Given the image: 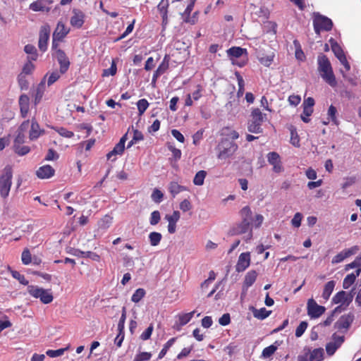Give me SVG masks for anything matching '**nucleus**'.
I'll list each match as a JSON object with an SVG mask.
<instances>
[{"instance_id": "obj_1", "label": "nucleus", "mask_w": 361, "mask_h": 361, "mask_svg": "<svg viewBox=\"0 0 361 361\" xmlns=\"http://www.w3.org/2000/svg\"><path fill=\"white\" fill-rule=\"evenodd\" d=\"M317 65V70L322 78L331 87H336L337 81L328 57L324 54L319 55Z\"/></svg>"}, {"instance_id": "obj_2", "label": "nucleus", "mask_w": 361, "mask_h": 361, "mask_svg": "<svg viewBox=\"0 0 361 361\" xmlns=\"http://www.w3.org/2000/svg\"><path fill=\"white\" fill-rule=\"evenodd\" d=\"M240 215L242 221L233 227L231 233L232 235H241L248 232L249 239H251L252 237V223L253 219L250 208L248 206L243 207L240 211Z\"/></svg>"}, {"instance_id": "obj_3", "label": "nucleus", "mask_w": 361, "mask_h": 361, "mask_svg": "<svg viewBox=\"0 0 361 361\" xmlns=\"http://www.w3.org/2000/svg\"><path fill=\"white\" fill-rule=\"evenodd\" d=\"M13 178V169L11 166L7 165L4 169L0 176V195L6 198L11 190Z\"/></svg>"}, {"instance_id": "obj_4", "label": "nucleus", "mask_w": 361, "mask_h": 361, "mask_svg": "<svg viewBox=\"0 0 361 361\" xmlns=\"http://www.w3.org/2000/svg\"><path fill=\"white\" fill-rule=\"evenodd\" d=\"M250 117L247 123L248 131L252 133H262L263 131L262 125L265 118V115L262 113L259 109L255 108L251 112Z\"/></svg>"}, {"instance_id": "obj_5", "label": "nucleus", "mask_w": 361, "mask_h": 361, "mask_svg": "<svg viewBox=\"0 0 361 361\" xmlns=\"http://www.w3.org/2000/svg\"><path fill=\"white\" fill-rule=\"evenodd\" d=\"M313 27L317 35H320L322 31L329 32L333 27V22L328 17L320 14L319 13H314Z\"/></svg>"}, {"instance_id": "obj_6", "label": "nucleus", "mask_w": 361, "mask_h": 361, "mask_svg": "<svg viewBox=\"0 0 361 361\" xmlns=\"http://www.w3.org/2000/svg\"><path fill=\"white\" fill-rule=\"evenodd\" d=\"M238 146L236 143L228 140H222L218 145L217 157L219 159H226L233 156L238 150Z\"/></svg>"}, {"instance_id": "obj_7", "label": "nucleus", "mask_w": 361, "mask_h": 361, "mask_svg": "<svg viewBox=\"0 0 361 361\" xmlns=\"http://www.w3.org/2000/svg\"><path fill=\"white\" fill-rule=\"evenodd\" d=\"M27 292L33 298H39L44 304H49L54 300L51 290H46L37 286H28Z\"/></svg>"}, {"instance_id": "obj_8", "label": "nucleus", "mask_w": 361, "mask_h": 361, "mask_svg": "<svg viewBox=\"0 0 361 361\" xmlns=\"http://www.w3.org/2000/svg\"><path fill=\"white\" fill-rule=\"evenodd\" d=\"M69 32L70 29L67 28L63 23L59 21L53 33L51 49H56L59 46V42L63 41Z\"/></svg>"}, {"instance_id": "obj_9", "label": "nucleus", "mask_w": 361, "mask_h": 361, "mask_svg": "<svg viewBox=\"0 0 361 361\" xmlns=\"http://www.w3.org/2000/svg\"><path fill=\"white\" fill-rule=\"evenodd\" d=\"M227 55L231 61L232 64L236 65L239 67H243L246 63V61H236L235 59L241 57L244 54L247 55L246 49L240 47H232L226 51Z\"/></svg>"}, {"instance_id": "obj_10", "label": "nucleus", "mask_w": 361, "mask_h": 361, "mask_svg": "<svg viewBox=\"0 0 361 361\" xmlns=\"http://www.w3.org/2000/svg\"><path fill=\"white\" fill-rule=\"evenodd\" d=\"M307 311L311 319H316L325 312L326 308L324 306L319 305L313 298H310L307 302Z\"/></svg>"}, {"instance_id": "obj_11", "label": "nucleus", "mask_w": 361, "mask_h": 361, "mask_svg": "<svg viewBox=\"0 0 361 361\" xmlns=\"http://www.w3.org/2000/svg\"><path fill=\"white\" fill-rule=\"evenodd\" d=\"M50 35V27L46 24L40 27L39 33L38 47L39 50L44 52L47 49L48 41Z\"/></svg>"}, {"instance_id": "obj_12", "label": "nucleus", "mask_w": 361, "mask_h": 361, "mask_svg": "<svg viewBox=\"0 0 361 361\" xmlns=\"http://www.w3.org/2000/svg\"><path fill=\"white\" fill-rule=\"evenodd\" d=\"M54 50L55 51L54 56L57 59V61L59 62L60 66V72L61 73L64 74L69 68V59L67 57L64 51H63L61 49H59V47H57L56 49Z\"/></svg>"}, {"instance_id": "obj_13", "label": "nucleus", "mask_w": 361, "mask_h": 361, "mask_svg": "<svg viewBox=\"0 0 361 361\" xmlns=\"http://www.w3.org/2000/svg\"><path fill=\"white\" fill-rule=\"evenodd\" d=\"M332 338L334 341L328 343L326 345V351L329 356L333 355L344 342L343 336H337L336 334H334Z\"/></svg>"}, {"instance_id": "obj_14", "label": "nucleus", "mask_w": 361, "mask_h": 361, "mask_svg": "<svg viewBox=\"0 0 361 361\" xmlns=\"http://www.w3.org/2000/svg\"><path fill=\"white\" fill-rule=\"evenodd\" d=\"M268 162L273 166V171L279 173L283 171V167L279 154L277 152H271L267 154Z\"/></svg>"}, {"instance_id": "obj_15", "label": "nucleus", "mask_w": 361, "mask_h": 361, "mask_svg": "<svg viewBox=\"0 0 361 361\" xmlns=\"http://www.w3.org/2000/svg\"><path fill=\"white\" fill-rule=\"evenodd\" d=\"M73 15L71 16L70 23L72 27L80 29L82 27L85 23V13L78 9H73Z\"/></svg>"}, {"instance_id": "obj_16", "label": "nucleus", "mask_w": 361, "mask_h": 361, "mask_svg": "<svg viewBox=\"0 0 361 361\" xmlns=\"http://www.w3.org/2000/svg\"><path fill=\"white\" fill-rule=\"evenodd\" d=\"M359 250L357 246H353L348 249H345L335 255L332 260V264H338L343 262L345 259L353 255Z\"/></svg>"}, {"instance_id": "obj_17", "label": "nucleus", "mask_w": 361, "mask_h": 361, "mask_svg": "<svg viewBox=\"0 0 361 361\" xmlns=\"http://www.w3.org/2000/svg\"><path fill=\"white\" fill-rule=\"evenodd\" d=\"M250 264V254L249 252H243L240 255L237 264L235 265V270L238 272L244 271Z\"/></svg>"}, {"instance_id": "obj_18", "label": "nucleus", "mask_w": 361, "mask_h": 361, "mask_svg": "<svg viewBox=\"0 0 361 361\" xmlns=\"http://www.w3.org/2000/svg\"><path fill=\"white\" fill-rule=\"evenodd\" d=\"M128 135L126 133L120 139L119 142L115 145L114 149L106 154L107 159H111L113 156L121 155L125 149V143L128 139Z\"/></svg>"}, {"instance_id": "obj_19", "label": "nucleus", "mask_w": 361, "mask_h": 361, "mask_svg": "<svg viewBox=\"0 0 361 361\" xmlns=\"http://www.w3.org/2000/svg\"><path fill=\"white\" fill-rule=\"evenodd\" d=\"M354 320V314L351 312L342 315L336 322L335 326L338 329H348Z\"/></svg>"}, {"instance_id": "obj_20", "label": "nucleus", "mask_w": 361, "mask_h": 361, "mask_svg": "<svg viewBox=\"0 0 361 361\" xmlns=\"http://www.w3.org/2000/svg\"><path fill=\"white\" fill-rule=\"evenodd\" d=\"M180 212L178 211H173L171 215L166 214L165 219L168 221V231L169 233L173 234L176 231V223L180 219Z\"/></svg>"}, {"instance_id": "obj_21", "label": "nucleus", "mask_w": 361, "mask_h": 361, "mask_svg": "<svg viewBox=\"0 0 361 361\" xmlns=\"http://www.w3.org/2000/svg\"><path fill=\"white\" fill-rule=\"evenodd\" d=\"M44 133V130L42 129L35 118L31 120L30 130L29 131V138L30 140H35Z\"/></svg>"}, {"instance_id": "obj_22", "label": "nucleus", "mask_w": 361, "mask_h": 361, "mask_svg": "<svg viewBox=\"0 0 361 361\" xmlns=\"http://www.w3.org/2000/svg\"><path fill=\"white\" fill-rule=\"evenodd\" d=\"M55 170L50 165H44L39 167L36 175L40 179H46L52 177L54 175Z\"/></svg>"}, {"instance_id": "obj_23", "label": "nucleus", "mask_w": 361, "mask_h": 361, "mask_svg": "<svg viewBox=\"0 0 361 361\" xmlns=\"http://www.w3.org/2000/svg\"><path fill=\"white\" fill-rule=\"evenodd\" d=\"M353 296L348 295L345 291L341 290L338 292L332 298L334 304H345L348 305L352 301Z\"/></svg>"}, {"instance_id": "obj_24", "label": "nucleus", "mask_w": 361, "mask_h": 361, "mask_svg": "<svg viewBox=\"0 0 361 361\" xmlns=\"http://www.w3.org/2000/svg\"><path fill=\"white\" fill-rule=\"evenodd\" d=\"M50 2L47 0H37L30 5V9L33 11H49V5Z\"/></svg>"}, {"instance_id": "obj_25", "label": "nucleus", "mask_w": 361, "mask_h": 361, "mask_svg": "<svg viewBox=\"0 0 361 361\" xmlns=\"http://www.w3.org/2000/svg\"><path fill=\"white\" fill-rule=\"evenodd\" d=\"M19 106L20 110V114L23 118H25L27 116L30 108V98L26 94L20 95L19 98Z\"/></svg>"}, {"instance_id": "obj_26", "label": "nucleus", "mask_w": 361, "mask_h": 361, "mask_svg": "<svg viewBox=\"0 0 361 361\" xmlns=\"http://www.w3.org/2000/svg\"><path fill=\"white\" fill-rule=\"evenodd\" d=\"M361 273V269H357L355 273L348 274L343 279V288L344 289L349 288L355 281L356 278Z\"/></svg>"}, {"instance_id": "obj_27", "label": "nucleus", "mask_w": 361, "mask_h": 361, "mask_svg": "<svg viewBox=\"0 0 361 361\" xmlns=\"http://www.w3.org/2000/svg\"><path fill=\"white\" fill-rule=\"evenodd\" d=\"M73 255L80 257L90 258L96 262H99L100 260V256L96 252H93L91 251L84 252L80 250H75Z\"/></svg>"}, {"instance_id": "obj_28", "label": "nucleus", "mask_w": 361, "mask_h": 361, "mask_svg": "<svg viewBox=\"0 0 361 361\" xmlns=\"http://www.w3.org/2000/svg\"><path fill=\"white\" fill-rule=\"evenodd\" d=\"M169 6V0H161L157 6V9L159 11L163 22H166L168 19V8Z\"/></svg>"}, {"instance_id": "obj_29", "label": "nucleus", "mask_w": 361, "mask_h": 361, "mask_svg": "<svg viewBox=\"0 0 361 361\" xmlns=\"http://www.w3.org/2000/svg\"><path fill=\"white\" fill-rule=\"evenodd\" d=\"M186 190V188L179 185L177 182L172 181L169 185V191L173 197H175L178 193Z\"/></svg>"}, {"instance_id": "obj_30", "label": "nucleus", "mask_w": 361, "mask_h": 361, "mask_svg": "<svg viewBox=\"0 0 361 361\" xmlns=\"http://www.w3.org/2000/svg\"><path fill=\"white\" fill-rule=\"evenodd\" d=\"M335 285L336 282L334 281H329L325 284L322 296L326 301L329 299Z\"/></svg>"}, {"instance_id": "obj_31", "label": "nucleus", "mask_w": 361, "mask_h": 361, "mask_svg": "<svg viewBox=\"0 0 361 361\" xmlns=\"http://www.w3.org/2000/svg\"><path fill=\"white\" fill-rule=\"evenodd\" d=\"M257 273L255 270L248 271L244 279L243 286L246 288L251 286L256 281Z\"/></svg>"}, {"instance_id": "obj_32", "label": "nucleus", "mask_w": 361, "mask_h": 361, "mask_svg": "<svg viewBox=\"0 0 361 361\" xmlns=\"http://www.w3.org/2000/svg\"><path fill=\"white\" fill-rule=\"evenodd\" d=\"M271 312V311L267 310L265 307H262L259 310L252 307L253 316L258 319L263 320L266 319L270 315Z\"/></svg>"}, {"instance_id": "obj_33", "label": "nucleus", "mask_w": 361, "mask_h": 361, "mask_svg": "<svg viewBox=\"0 0 361 361\" xmlns=\"http://www.w3.org/2000/svg\"><path fill=\"white\" fill-rule=\"evenodd\" d=\"M169 61L170 57L169 55L166 54L163 59V61L155 71L161 75L164 74L169 68Z\"/></svg>"}, {"instance_id": "obj_34", "label": "nucleus", "mask_w": 361, "mask_h": 361, "mask_svg": "<svg viewBox=\"0 0 361 361\" xmlns=\"http://www.w3.org/2000/svg\"><path fill=\"white\" fill-rule=\"evenodd\" d=\"M324 357V350L322 348L314 349L310 355V361H322Z\"/></svg>"}, {"instance_id": "obj_35", "label": "nucleus", "mask_w": 361, "mask_h": 361, "mask_svg": "<svg viewBox=\"0 0 361 361\" xmlns=\"http://www.w3.org/2000/svg\"><path fill=\"white\" fill-rule=\"evenodd\" d=\"M235 75L237 78L238 85V90L237 92V97H240L243 95L245 92V81L240 74L236 71L235 73Z\"/></svg>"}, {"instance_id": "obj_36", "label": "nucleus", "mask_w": 361, "mask_h": 361, "mask_svg": "<svg viewBox=\"0 0 361 361\" xmlns=\"http://www.w3.org/2000/svg\"><path fill=\"white\" fill-rule=\"evenodd\" d=\"M162 239V235L160 233L153 231L149 234V243L152 246H157Z\"/></svg>"}, {"instance_id": "obj_37", "label": "nucleus", "mask_w": 361, "mask_h": 361, "mask_svg": "<svg viewBox=\"0 0 361 361\" xmlns=\"http://www.w3.org/2000/svg\"><path fill=\"white\" fill-rule=\"evenodd\" d=\"M195 312V311H192L189 313L179 314L178 321L180 326H184L188 324L193 317Z\"/></svg>"}, {"instance_id": "obj_38", "label": "nucleus", "mask_w": 361, "mask_h": 361, "mask_svg": "<svg viewBox=\"0 0 361 361\" xmlns=\"http://www.w3.org/2000/svg\"><path fill=\"white\" fill-rule=\"evenodd\" d=\"M8 269L10 271L12 276L14 279H17L20 283L25 285V286L28 285L29 281L25 279L24 275L20 274L17 271L11 270L10 267H8Z\"/></svg>"}, {"instance_id": "obj_39", "label": "nucleus", "mask_w": 361, "mask_h": 361, "mask_svg": "<svg viewBox=\"0 0 361 361\" xmlns=\"http://www.w3.org/2000/svg\"><path fill=\"white\" fill-rule=\"evenodd\" d=\"M176 338H170L164 345L161 350L159 352V354L158 355L159 359H161L165 356L169 349L173 345L174 342L176 341Z\"/></svg>"}, {"instance_id": "obj_40", "label": "nucleus", "mask_w": 361, "mask_h": 361, "mask_svg": "<svg viewBox=\"0 0 361 361\" xmlns=\"http://www.w3.org/2000/svg\"><path fill=\"white\" fill-rule=\"evenodd\" d=\"M207 173L205 171H198L193 179V183L196 185H202L204 183V180L206 177Z\"/></svg>"}, {"instance_id": "obj_41", "label": "nucleus", "mask_w": 361, "mask_h": 361, "mask_svg": "<svg viewBox=\"0 0 361 361\" xmlns=\"http://www.w3.org/2000/svg\"><path fill=\"white\" fill-rule=\"evenodd\" d=\"M146 292L143 288L137 289L131 297V300L135 303L139 302L145 295Z\"/></svg>"}, {"instance_id": "obj_42", "label": "nucleus", "mask_w": 361, "mask_h": 361, "mask_svg": "<svg viewBox=\"0 0 361 361\" xmlns=\"http://www.w3.org/2000/svg\"><path fill=\"white\" fill-rule=\"evenodd\" d=\"M14 152L19 156H24L28 154L30 151V148L28 146L19 145H13Z\"/></svg>"}, {"instance_id": "obj_43", "label": "nucleus", "mask_w": 361, "mask_h": 361, "mask_svg": "<svg viewBox=\"0 0 361 361\" xmlns=\"http://www.w3.org/2000/svg\"><path fill=\"white\" fill-rule=\"evenodd\" d=\"M24 50L27 54H30V56L28 57V59L30 60L35 61L37 59V50H36V48L33 45H32V44L25 45Z\"/></svg>"}, {"instance_id": "obj_44", "label": "nucleus", "mask_w": 361, "mask_h": 361, "mask_svg": "<svg viewBox=\"0 0 361 361\" xmlns=\"http://www.w3.org/2000/svg\"><path fill=\"white\" fill-rule=\"evenodd\" d=\"M277 348H278V346L275 345L274 344H272L268 347H266L263 349L262 355L265 358L270 357L272 355L274 354V353L276 351Z\"/></svg>"}, {"instance_id": "obj_45", "label": "nucleus", "mask_w": 361, "mask_h": 361, "mask_svg": "<svg viewBox=\"0 0 361 361\" xmlns=\"http://www.w3.org/2000/svg\"><path fill=\"white\" fill-rule=\"evenodd\" d=\"M331 49L338 60L345 56L342 48L337 42L331 44Z\"/></svg>"}, {"instance_id": "obj_46", "label": "nucleus", "mask_w": 361, "mask_h": 361, "mask_svg": "<svg viewBox=\"0 0 361 361\" xmlns=\"http://www.w3.org/2000/svg\"><path fill=\"white\" fill-rule=\"evenodd\" d=\"M21 260L23 264L27 265L32 262V255L28 248L24 249L21 255Z\"/></svg>"}, {"instance_id": "obj_47", "label": "nucleus", "mask_w": 361, "mask_h": 361, "mask_svg": "<svg viewBox=\"0 0 361 361\" xmlns=\"http://www.w3.org/2000/svg\"><path fill=\"white\" fill-rule=\"evenodd\" d=\"M54 129L62 137L71 138L74 136V133L67 130L63 127L54 128Z\"/></svg>"}, {"instance_id": "obj_48", "label": "nucleus", "mask_w": 361, "mask_h": 361, "mask_svg": "<svg viewBox=\"0 0 361 361\" xmlns=\"http://www.w3.org/2000/svg\"><path fill=\"white\" fill-rule=\"evenodd\" d=\"M259 61L261 64L264 66L269 67L273 62L274 56L273 55H263L262 56H258Z\"/></svg>"}, {"instance_id": "obj_49", "label": "nucleus", "mask_w": 361, "mask_h": 361, "mask_svg": "<svg viewBox=\"0 0 361 361\" xmlns=\"http://www.w3.org/2000/svg\"><path fill=\"white\" fill-rule=\"evenodd\" d=\"M137 109L139 114L142 115L147 110L149 106V103L147 99H141L137 102Z\"/></svg>"}, {"instance_id": "obj_50", "label": "nucleus", "mask_w": 361, "mask_h": 361, "mask_svg": "<svg viewBox=\"0 0 361 361\" xmlns=\"http://www.w3.org/2000/svg\"><path fill=\"white\" fill-rule=\"evenodd\" d=\"M62 73H61V72L59 71H55L54 72H52L49 78H48V80H47V85L48 86H51V85H53L56 81H57L60 77H61V75Z\"/></svg>"}, {"instance_id": "obj_51", "label": "nucleus", "mask_w": 361, "mask_h": 361, "mask_svg": "<svg viewBox=\"0 0 361 361\" xmlns=\"http://www.w3.org/2000/svg\"><path fill=\"white\" fill-rule=\"evenodd\" d=\"M307 326H308V324H307V322H305V321L301 322L300 323V324L298 325V326L296 328L295 336L298 338L302 336V335L304 334V332L307 329Z\"/></svg>"}, {"instance_id": "obj_52", "label": "nucleus", "mask_w": 361, "mask_h": 361, "mask_svg": "<svg viewBox=\"0 0 361 361\" xmlns=\"http://www.w3.org/2000/svg\"><path fill=\"white\" fill-rule=\"evenodd\" d=\"M67 348H59L57 350H48L46 354L50 357H56L61 356Z\"/></svg>"}, {"instance_id": "obj_53", "label": "nucleus", "mask_w": 361, "mask_h": 361, "mask_svg": "<svg viewBox=\"0 0 361 361\" xmlns=\"http://www.w3.org/2000/svg\"><path fill=\"white\" fill-rule=\"evenodd\" d=\"M18 82L21 90H27L28 88L29 83L25 75L23 73L19 74L18 77Z\"/></svg>"}, {"instance_id": "obj_54", "label": "nucleus", "mask_w": 361, "mask_h": 361, "mask_svg": "<svg viewBox=\"0 0 361 361\" xmlns=\"http://www.w3.org/2000/svg\"><path fill=\"white\" fill-rule=\"evenodd\" d=\"M169 149L172 152L173 157L176 161L179 160L181 157V151L179 149L176 148L173 145L168 143L167 145Z\"/></svg>"}, {"instance_id": "obj_55", "label": "nucleus", "mask_w": 361, "mask_h": 361, "mask_svg": "<svg viewBox=\"0 0 361 361\" xmlns=\"http://www.w3.org/2000/svg\"><path fill=\"white\" fill-rule=\"evenodd\" d=\"M44 82L43 81H41V82L39 84L37 88V92L35 99V103H37L41 100L44 93Z\"/></svg>"}, {"instance_id": "obj_56", "label": "nucleus", "mask_w": 361, "mask_h": 361, "mask_svg": "<svg viewBox=\"0 0 361 361\" xmlns=\"http://www.w3.org/2000/svg\"><path fill=\"white\" fill-rule=\"evenodd\" d=\"M161 219V215L159 211L156 210L151 213L149 219L150 224L152 226L157 225Z\"/></svg>"}, {"instance_id": "obj_57", "label": "nucleus", "mask_w": 361, "mask_h": 361, "mask_svg": "<svg viewBox=\"0 0 361 361\" xmlns=\"http://www.w3.org/2000/svg\"><path fill=\"white\" fill-rule=\"evenodd\" d=\"M117 71L116 64L113 61L109 68L104 70L103 76L114 75Z\"/></svg>"}, {"instance_id": "obj_58", "label": "nucleus", "mask_w": 361, "mask_h": 361, "mask_svg": "<svg viewBox=\"0 0 361 361\" xmlns=\"http://www.w3.org/2000/svg\"><path fill=\"white\" fill-rule=\"evenodd\" d=\"M34 68V64L31 62V60L29 59L28 61L24 65L21 73H23L25 75L30 74L33 71Z\"/></svg>"}, {"instance_id": "obj_59", "label": "nucleus", "mask_w": 361, "mask_h": 361, "mask_svg": "<svg viewBox=\"0 0 361 361\" xmlns=\"http://www.w3.org/2000/svg\"><path fill=\"white\" fill-rule=\"evenodd\" d=\"M154 329L153 324H151L145 331L140 335V338L143 341H146L150 338L152 331Z\"/></svg>"}, {"instance_id": "obj_60", "label": "nucleus", "mask_w": 361, "mask_h": 361, "mask_svg": "<svg viewBox=\"0 0 361 361\" xmlns=\"http://www.w3.org/2000/svg\"><path fill=\"white\" fill-rule=\"evenodd\" d=\"M163 197L164 194L159 189H154L152 192V198L157 203L161 202L162 201Z\"/></svg>"}, {"instance_id": "obj_61", "label": "nucleus", "mask_w": 361, "mask_h": 361, "mask_svg": "<svg viewBox=\"0 0 361 361\" xmlns=\"http://www.w3.org/2000/svg\"><path fill=\"white\" fill-rule=\"evenodd\" d=\"M302 215L301 213L300 212H297L293 218L291 220V224L292 225L295 227V228H298L301 225V221H302Z\"/></svg>"}, {"instance_id": "obj_62", "label": "nucleus", "mask_w": 361, "mask_h": 361, "mask_svg": "<svg viewBox=\"0 0 361 361\" xmlns=\"http://www.w3.org/2000/svg\"><path fill=\"white\" fill-rule=\"evenodd\" d=\"M313 110H309L307 108H303L302 113L300 115L301 119L305 123H309L310 119V116L312 114Z\"/></svg>"}, {"instance_id": "obj_63", "label": "nucleus", "mask_w": 361, "mask_h": 361, "mask_svg": "<svg viewBox=\"0 0 361 361\" xmlns=\"http://www.w3.org/2000/svg\"><path fill=\"white\" fill-rule=\"evenodd\" d=\"M152 357V353L148 352H142L136 355L135 359L139 361H149Z\"/></svg>"}, {"instance_id": "obj_64", "label": "nucleus", "mask_w": 361, "mask_h": 361, "mask_svg": "<svg viewBox=\"0 0 361 361\" xmlns=\"http://www.w3.org/2000/svg\"><path fill=\"white\" fill-rule=\"evenodd\" d=\"M180 209L184 212H188L192 209V204L188 200L185 199L180 203Z\"/></svg>"}]
</instances>
